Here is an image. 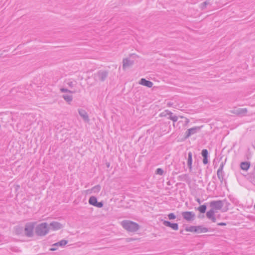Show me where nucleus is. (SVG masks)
I'll return each instance as SVG.
<instances>
[{
    "label": "nucleus",
    "instance_id": "nucleus-40",
    "mask_svg": "<svg viewBox=\"0 0 255 255\" xmlns=\"http://www.w3.org/2000/svg\"><path fill=\"white\" fill-rule=\"evenodd\" d=\"M87 193L88 194H91L92 193H93V190H92V188L90 189H88L86 191Z\"/></svg>",
    "mask_w": 255,
    "mask_h": 255
},
{
    "label": "nucleus",
    "instance_id": "nucleus-27",
    "mask_svg": "<svg viewBox=\"0 0 255 255\" xmlns=\"http://www.w3.org/2000/svg\"><path fill=\"white\" fill-rule=\"evenodd\" d=\"M164 171L162 168H158L156 170L155 173L158 175H162L163 174Z\"/></svg>",
    "mask_w": 255,
    "mask_h": 255
},
{
    "label": "nucleus",
    "instance_id": "nucleus-20",
    "mask_svg": "<svg viewBox=\"0 0 255 255\" xmlns=\"http://www.w3.org/2000/svg\"><path fill=\"white\" fill-rule=\"evenodd\" d=\"M97 199L95 196H91L89 200V204L95 206L97 202Z\"/></svg>",
    "mask_w": 255,
    "mask_h": 255
},
{
    "label": "nucleus",
    "instance_id": "nucleus-12",
    "mask_svg": "<svg viewBox=\"0 0 255 255\" xmlns=\"http://www.w3.org/2000/svg\"><path fill=\"white\" fill-rule=\"evenodd\" d=\"M123 68L124 70H125L127 68L133 65L134 64V61L130 60L128 58H125L123 60Z\"/></svg>",
    "mask_w": 255,
    "mask_h": 255
},
{
    "label": "nucleus",
    "instance_id": "nucleus-8",
    "mask_svg": "<svg viewBox=\"0 0 255 255\" xmlns=\"http://www.w3.org/2000/svg\"><path fill=\"white\" fill-rule=\"evenodd\" d=\"M210 206L213 210H221L223 207V203L222 200L212 201L210 202Z\"/></svg>",
    "mask_w": 255,
    "mask_h": 255
},
{
    "label": "nucleus",
    "instance_id": "nucleus-41",
    "mask_svg": "<svg viewBox=\"0 0 255 255\" xmlns=\"http://www.w3.org/2000/svg\"><path fill=\"white\" fill-rule=\"evenodd\" d=\"M57 250V249L54 247H53L52 248H51L50 249V251H56Z\"/></svg>",
    "mask_w": 255,
    "mask_h": 255
},
{
    "label": "nucleus",
    "instance_id": "nucleus-45",
    "mask_svg": "<svg viewBox=\"0 0 255 255\" xmlns=\"http://www.w3.org/2000/svg\"><path fill=\"white\" fill-rule=\"evenodd\" d=\"M180 234H183V230H181L180 231Z\"/></svg>",
    "mask_w": 255,
    "mask_h": 255
},
{
    "label": "nucleus",
    "instance_id": "nucleus-13",
    "mask_svg": "<svg viewBox=\"0 0 255 255\" xmlns=\"http://www.w3.org/2000/svg\"><path fill=\"white\" fill-rule=\"evenodd\" d=\"M139 84L148 88H151L153 85L152 82L147 80L145 78H141L139 82Z\"/></svg>",
    "mask_w": 255,
    "mask_h": 255
},
{
    "label": "nucleus",
    "instance_id": "nucleus-42",
    "mask_svg": "<svg viewBox=\"0 0 255 255\" xmlns=\"http://www.w3.org/2000/svg\"><path fill=\"white\" fill-rule=\"evenodd\" d=\"M106 167L107 168H109L110 167V162H106Z\"/></svg>",
    "mask_w": 255,
    "mask_h": 255
},
{
    "label": "nucleus",
    "instance_id": "nucleus-10",
    "mask_svg": "<svg viewBox=\"0 0 255 255\" xmlns=\"http://www.w3.org/2000/svg\"><path fill=\"white\" fill-rule=\"evenodd\" d=\"M231 112L234 114L243 116L245 115L248 112L247 108H238L233 110Z\"/></svg>",
    "mask_w": 255,
    "mask_h": 255
},
{
    "label": "nucleus",
    "instance_id": "nucleus-31",
    "mask_svg": "<svg viewBox=\"0 0 255 255\" xmlns=\"http://www.w3.org/2000/svg\"><path fill=\"white\" fill-rule=\"evenodd\" d=\"M104 204L103 202H97L96 205H95V207H98V208H102L103 207Z\"/></svg>",
    "mask_w": 255,
    "mask_h": 255
},
{
    "label": "nucleus",
    "instance_id": "nucleus-47",
    "mask_svg": "<svg viewBox=\"0 0 255 255\" xmlns=\"http://www.w3.org/2000/svg\"><path fill=\"white\" fill-rule=\"evenodd\" d=\"M184 176H187V175L186 174H184L183 175Z\"/></svg>",
    "mask_w": 255,
    "mask_h": 255
},
{
    "label": "nucleus",
    "instance_id": "nucleus-46",
    "mask_svg": "<svg viewBox=\"0 0 255 255\" xmlns=\"http://www.w3.org/2000/svg\"><path fill=\"white\" fill-rule=\"evenodd\" d=\"M181 118H184V117L183 116H180Z\"/></svg>",
    "mask_w": 255,
    "mask_h": 255
},
{
    "label": "nucleus",
    "instance_id": "nucleus-22",
    "mask_svg": "<svg viewBox=\"0 0 255 255\" xmlns=\"http://www.w3.org/2000/svg\"><path fill=\"white\" fill-rule=\"evenodd\" d=\"M207 209V206L205 204L202 205L200 206L199 207H198L197 210L201 213H205Z\"/></svg>",
    "mask_w": 255,
    "mask_h": 255
},
{
    "label": "nucleus",
    "instance_id": "nucleus-6",
    "mask_svg": "<svg viewBox=\"0 0 255 255\" xmlns=\"http://www.w3.org/2000/svg\"><path fill=\"white\" fill-rule=\"evenodd\" d=\"M181 215L184 219L189 222L193 221L195 218V213L191 211L182 212Z\"/></svg>",
    "mask_w": 255,
    "mask_h": 255
},
{
    "label": "nucleus",
    "instance_id": "nucleus-18",
    "mask_svg": "<svg viewBox=\"0 0 255 255\" xmlns=\"http://www.w3.org/2000/svg\"><path fill=\"white\" fill-rule=\"evenodd\" d=\"M217 177L220 180L221 184L223 183V181L224 180V176H225V173L223 171H219L217 170Z\"/></svg>",
    "mask_w": 255,
    "mask_h": 255
},
{
    "label": "nucleus",
    "instance_id": "nucleus-14",
    "mask_svg": "<svg viewBox=\"0 0 255 255\" xmlns=\"http://www.w3.org/2000/svg\"><path fill=\"white\" fill-rule=\"evenodd\" d=\"M206 216L208 219H211L213 222L215 223L216 222V219L215 216V211L213 209H211L208 211L206 213Z\"/></svg>",
    "mask_w": 255,
    "mask_h": 255
},
{
    "label": "nucleus",
    "instance_id": "nucleus-34",
    "mask_svg": "<svg viewBox=\"0 0 255 255\" xmlns=\"http://www.w3.org/2000/svg\"><path fill=\"white\" fill-rule=\"evenodd\" d=\"M224 165H225V162H222L220 165V167H219V169H218V170L223 171Z\"/></svg>",
    "mask_w": 255,
    "mask_h": 255
},
{
    "label": "nucleus",
    "instance_id": "nucleus-32",
    "mask_svg": "<svg viewBox=\"0 0 255 255\" xmlns=\"http://www.w3.org/2000/svg\"><path fill=\"white\" fill-rule=\"evenodd\" d=\"M22 231V228L21 227H17L16 228L15 232H16V234L18 235V234H21Z\"/></svg>",
    "mask_w": 255,
    "mask_h": 255
},
{
    "label": "nucleus",
    "instance_id": "nucleus-37",
    "mask_svg": "<svg viewBox=\"0 0 255 255\" xmlns=\"http://www.w3.org/2000/svg\"><path fill=\"white\" fill-rule=\"evenodd\" d=\"M226 225H227V224L226 223H224V222L219 223L217 224L218 226H226Z\"/></svg>",
    "mask_w": 255,
    "mask_h": 255
},
{
    "label": "nucleus",
    "instance_id": "nucleus-29",
    "mask_svg": "<svg viewBox=\"0 0 255 255\" xmlns=\"http://www.w3.org/2000/svg\"><path fill=\"white\" fill-rule=\"evenodd\" d=\"M60 91L62 92H68L69 93H74L75 92V91H70L67 89H66V88H61L60 89Z\"/></svg>",
    "mask_w": 255,
    "mask_h": 255
},
{
    "label": "nucleus",
    "instance_id": "nucleus-28",
    "mask_svg": "<svg viewBox=\"0 0 255 255\" xmlns=\"http://www.w3.org/2000/svg\"><path fill=\"white\" fill-rule=\"evenodd\" d=\"M168 119L172 120L174 123L177 121L178 117L175 115H172L171 116H169Z\"/></svg>",
    "mask_w": 255,
    "mask_h": 255
},
{
    "label": "nucleus",
    "instance_id": "nucleus-36",
    "mask_svg": "<svg viewBox=\"0 0 255 255\" xmlns=\"http://www.w3.org/2000/svg\"><path fill=\"white\" fill-rule=\"evenodd\" d=\"M190 122V121L188 119L185 118V124H184V125L186 126H187L189 123Z\"/></svg>",
    "mask_w": 255,
    "mask_h": 255
},
{
    "label": "nucleus",
    "instance_id": "nucleus-15",
    "mask_svg": "<svg viewBox=\"0 0 255 255\" xmlns=\"http://www.w3.org/2000/svg\"><path fill=\"white\" fill-rule=\"evenodd\" d=\"M79 115L83 118V119L87 122L89 121V119L87 113L83 109H79L78 110Z\"/></svg>",
    "mask_w": 255,
    "mask_h": 255
},
{
    "label": "nucleus",
    "instance_id": "nucleus-38",
    "mask_svg": "<svg viewBox=\"0 0 255 255\" xmlns=\"http://www.w3.org/2000/svg\"><path fill=\"white\" fill-rule=\"evenodd\" d=\"M165 112H167V115H169V116H171L173 115V113L171 111L166 110V111H165Z\"/></svg>",
    "mask_w": 255,
    "mask_h": 255
},
{
    "label": "nucleus",
    "instance_id": "nucleus-33",
    "mask_svg": "<svg viewBox=\"0 0 255 255\" xmlns=\"http://www.w3.org/2000/svg\"><path fill=\"white\" fill-rule=\"evenodd\" d=\"M75 83H76L75 81L74 82H73L72 81H70V82H67V85H68V86L69 87L72 88L75 85Z\"/></svg>",
    "mask_w": 255,
    "mask_h": 255
},
{
    "label": "nucleus",
    "instance_id": "nucleus-1",
    "mask_svg": "<svg viewBox=\"0 0 255 255\" xmlns=\"http://www.w3.org/2000/svg\"><path fill=\"white\" fill-rule=\"evenodd\" d=\"M121 225L124 229L129 232H136L140 228L137 223L129 220H124Z\"/></svg>",
    "mask_w": 255,
    "mask_h": 255
},
{
    "label": "nucleus",
    "instance_id": "nucleus-2",
    "mask_svg": "<svg viewBox=\"0 0 255 255\" xmlns=\"http://www.w3.org/2000/svg\"><path fill=\"white\" fill-rule=\"evenodd\" d=\"M50 228L46 222L40 223L35 227V233L39 237H44L49 232Z\"/></svg>",
    "mask_w": 255,
    "mask_h": 255
},
{
    "label": "nucleus",
    "instance_id": "nucleus-23",
    "mask_svg": "<svg viewBox=\"0 0 255 255\" xmlns=\"http://www.w3.org/2000/svg\"><path fill=\"white\" fill-rule=\"evenodd\" d=\"M222 201L223 203V207L225 206V209L224 210V211H227L229 209L228 207L230 205V203L226 199Z\"/></svg>",
    "mask_w": 255,
    "mask_h": 255
},
{
    "label": "nucleus",
    "instance_id": "nucleus-17",
    "mask_svg": "<svg viewBox=\"0 0 255 255\" xmlns=\"http://www.w3.org/2000/svg\"><path fill=\"white\" fill-rule=\"evenodd\" d=\"M250 165V162H242L240 164V167L242 170L247 171L249 169Z\"/></svg>",
    "mask_w": 255,
    "mask_h": 255
},
{
    "label": "nucleus",
    "instance_id": "nucleus-3",
    "mask_svg": "<svg viewBox=\"0 0 255 255\" xmlns=\"http://www.w3.org/2000/svg\"><path fill=\"white\" fill-rule=\"evenodd\" d=\"M109 72L107 70H101L93 75V78L97 82H104L108 77Z\"/></svg>",
    "mask_w": 255,
    "mask_h": 255
},
{
    "label": "nucleus",
    "instance_id": "nucleus-16",
    "mask_svg": "<svg viewBox=\"0 0 255 255\" xmlns=\"http://www.w3.org/2000/svg\"><path fill=\"white\" fill-rule=\"evenodd\" d=\"M187 165L190 171H191L192 170V153L191 151L188 153Z\"/></svg>",
    "mask_w": 255,
    "mask_h": 255
},
{
    "label": "nucleus",
    "instance_id": "nucleus-43",
    "mask_svg": "<svg viewBox=\"0 0 255 255\" xmlns=\"http://www.w3.org/2000/svg\"><path fill=\"white\" fill-rule=\"evenodd\" d=\"M168 106H172V105H173V103H171V102H169L167 104Z\"/></svg>",
    "mask_w": 255,
    "mask_h": 255
},
{
    "label": "nucleus",
    "instance_id": "nucleus-26",
    "mask_svg": "<svg viewBox=\"0 0 255 255\" xmlns=\"http://www.w3.org/2000/svg\"><path fill=\"white\" fill-rule=\"evenodd\" d=\"M168 218L170 220H174L176 219V216L173 213H169L168 215Z\"/></svg>",
    "mask_w": 255,
    "mask_h": 255
},
{
    "label": "nucleus",
    "instance_id": "nucleus-35",
    "mask_svg": "<svg viewBox=\"0 0 255 255\" xmlns=\"http://www.w3.org/2000/svg\"><path fill=\"white\" fill-rule=\"evenodd\" d=\"M208 157H203V163L205 165L209 163V161L208 159Z\"/></svg>",
    "mask_w": 255,
    "mask_h": 255
},
{
    "label": "nucleus",
    "instance_id": "nucleus-48",
    "mask_svg": "<svg viewBox=\"0 0 255 255\" xmlns=\"http://www.w3.org/2000/svg\"><path fill=\"white\" fill-rule=\"evenodd\" d=\"M254 208H255V205H254Z\"/></svg>",
    "mask_w": 255,
    "mask_h": 255
},
{
    "label": "nucleus",
    "instance_id": "nucleus-39",
    "mask_svg": "<svg viewBox=\"0 0 255 255\" xmlns=\"http://www.w3.org/2000/svg\"><path fill=\"white\" fill-rule=\"evenodd\" d=\"M87 193L88 194H91L92 193H93V190H92V188L90 189H88L86 191Z\"/></svg>",
    "mask_w": 255,
    "mask_h": 255
},
{
    "label": "nucleus",
    "instance_id": "nucleus-30",
    "mask_svg": "<svg viewBox=\"0 0 255 255\" xmlns=\"http://www.w3.org/2000/svg\"><path fill=\"white\" fill-rule=\"evenodd\" d=\"M208 4V2L207 1L201 3V9H204L206 8V7Z\"/></svg>",
    "mask_w": 255,
    "mask_h": 255
},
{
    "label": "nucleus",
    "instance_id": "nucleus-11",
    "mask_svg": "<svg viewBox=\"0 0 255 255\" xmlns=\"http://www.w3.org/2000/svg\"><path fill=\"white\" fill-rule=\"evenodd\" d=\"M163 221V224L165 226L172 228L174 230H178V224L177 223H172L168 221Z\"/></svg>",
    "mask_w": 255,
    "mask_h": 255
},
{
    "label": "nucleus",
    "instance_id": "nucleus-21",
    "mask_svg": "<svg viewBox=\"0 0 255 255\" xmlns=\"http://www.w3.org/2000/svg\"><path fill=\"white\" fill-rule=\"evenodd\" d=\"M62 98L68 103H70L72 101L73 96L71 95H63Z\"/></svg>",
    "mask_w": 255,
    "mask_h": 255
},
{
    "label": "nucleus",
    "instance_id": "nucleus-9",
    "mask_svg": "<svg viewBox=\"0 0 255 255\" xmlns=\"http://www.w3.org/2000/svg\"><path fill=\"white\" fill-rule=\"evenodd\" d=\"M63 228V225L58 222L53 221L49 224V228L54 231L58 230Z\"/></svg>",
    "mask_w": 255,
    "mask_h": 255
},
{
    "label": "nucleus",
    "instance_id": "nucleus-24",
    "mask_svg": "<svg viewBox=\"0 0 255 255\" xmlns=\"http://www.w3.org/2000/svg\"><path fill=\"white\" fill-rule=\"evenodd\" d=\"M101 188V187L100 185H97L92 188V190H93V193H97L100 191Z\"/></svg>",
    "mask_w": 255,
    "mask_h": 255
},
{
    "label": "nucleus",
    "instance_id": "nucleus-25",
    "mask_svg": "<svg viewBox=\"0 0 255 255\" xmlns=\"http://www.w3.org/2000/svg\"><path fill=\"white\" fill-rule=\"evenodd\" d=\"M208 151L207 149H204L202 150L201 155L203 157H208Z\"/></svg>",
    "mask_w": 255,
    "mask_h": 255
},
{
    "label": "nucleus",
    "instance_id": "nucleus-7",
    "mask_svg": "<svg viewBox=\"0 0 255 255\" xmlns=\"http://www.w3.org/2000/svg\"><path fill=\"white\" fill-rule=\"evenodd\" d=\"M200 128H201L200 127H194L187 129L185 133L184 138L185 139L188 138L192 135L196 133L200 130Z\"/></svg>",
    "mask_w": 255,
    "mask_h": 255
},
{
    "label": "nucleus",
    "instance_id": "nucleus-4",
    "mask_svg": "<svg viewBox=\"0 0 255 255\" xmlns=\"http://www.w3.org/2000/svg\"><path fill=\"white\" fill-rule=\"evenodd\" d=\"M36 222H28L27 223L24 227V235L28 238L33 237L34 236V229Z\"/></svg>",
    "mask_w": 255,
    "mask_h": 255
},
{
    "label": "nucleus",
    "instance_id": "nucleus-5",
    "mask_svg": "<svg viewBox=\"0 0 255 255\" xmlns=\"http://www.w3.org/2000/svg\"><path fill=\"white\" fill-rule=\"evenodd\" d=\"M185 230L187 232H195L197 233H206L209 231L208 228L204 227L202 226H190V227H186Z\"/></svg>",
    "mask_w": 255,
    "mask_h": 255
},
{
    "label": "nucleus",
    "instance_id": "nucleus-44",
    "mask_svg": "<svg viewBox=\"0 0 255 255\" xmlns=\"http://www.w3.org/2000/svg\"><path fill=\"white\" fill-rule=\"evenodd\" d=\"M197 201L199 204H200V203H201V202H200V199H197Z\"/></svg>",
    "mask_w": 255,
    "mask_h": 255
},
{
    "label": "nucleus",
    "instance_id": "nucleus-19",
    "mask_svg": "<svg viewBox=\"0 0 255 255\" xmlns=\"http://www.w3.org/2000/svg\"><path fill=\"white\" fill-rule=\"evenodd\" d=\"M68 243V241L66 240H62L59 242H58L57 243H56L54 244H53L52 247L55 246H60V247H64Z\"/></svg>",
    "mask_w": 255,
    "mask_h": 255
}]
</instances>
